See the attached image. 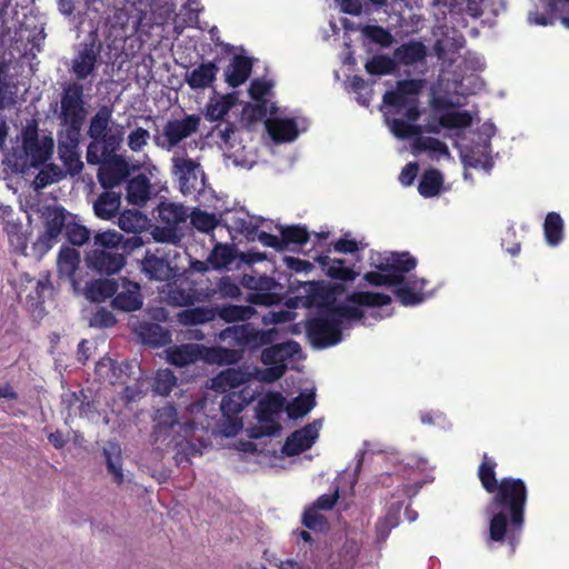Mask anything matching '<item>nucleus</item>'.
<instances>
[{"mask_svg": "<svg viewBox=\"0 0 569 569\" xmlns=\"http://www.w3.org/2000/svg\"><path fill=\"white\" fill-rule=\"evenodd\" d=\"M363 312L356 306L341 303L319 309L316 317L306 322V333L317 349H325L342 340V322L345 319L360 320Z\"/></svg>", "mask_w": 569, "mask_h": 569, "instance_id": "3", "label": "nucleus"}, {"mask_svg": "<svg viewBox=\"0 0 569 569\" xmlns=\"http://www.w3.org/2000/svg\"><path fill=\"white\" fill-rule=\"evenodd\" d=\"M251 373L241 368H228L219 372L212 379V389L219 392H228L230 389L238 388L247 383Z\"/></svg>", "mask_w": 569, "mask_h": 569, "instance_id": "23", "label": "nucleus"}, {"mask_svg": "<svg viewBox=\"0 0 569 569\" xmlns=\"http://www.w3.org/2000/svg\"><path fill=\"white\" fill-rule=\"evenodd\" d=\"M138 333L142 342L151 347H163L171 342L170 331L159 323L142 322Z\"/></svg>", "mask_w": 569, "mask_h": 569, "instance_id": "31", "label": "nucleus"}, {"mask_svg": "<svg viewBox=\"0 0 569 569\" xmlns=\"http://www.w3.org/2000/svg\"><path fill=\"white\" fill-rule=\"evenodd\" d=\"M473 121L472 114L467 111H448L440 116V126L445 129H467Z\"/></svg>", "mask_w": 569, "mask_h": 569, "instance_id": "48", "label": "nucleus"}, {"mask_svg": "<svg viewBox=\"0 0 569 569\" xmlns=\"http://www.w3.org/2000/svg\"><path fill=\"white\" fill-rule=\"evenodd\" d=\"M168 359L170 363L178 367H184L189 363H192L197 360L196 347L192 345H182L180 347H176L169 352Z\"/></svg>", "mask_w": 569, "mask_h": 569, "instance_id": "53", "label": "nucleus"}, {"mask_svg": "<svg viewBox=\"0 0 569 569\" xmlns=\"http://www.w3.org/2000/svg\"><path fill=\"white\" fill-rule=\"evenodd\" d=\"M392 133L399 139H408L418 137L421 132V127L413 124L403 119H393L390 123Z\"/></svg>", "mask_w": 569, "mask_h": 569, "instance_id": "61", "label": "nucleus"}, {"mask_svg": "<svg viewBox=\"0 0 569 569\" xmlns=\"http://www.w3.org/2000/svg\"><path fill=\"white\" fill-rule=\"evenodd\" d=\"M218 72L214 62H203L186 74V82L193 90L206 89L216 81Z\"/></svg>", "mask_w": 569, "mask_h": 569, "instance_id": "24", "label": "nucleus"}, {"mask_svg": "<svg viewBox=\"0 0 569 569\" xmlns=\"http://www.w3.org/2000/svg\"><path fill=\"white\" fill-rule=\"evenodd\" d=\"M179 257L180 253L177 249L167 246L147 249L141 259V272L150 281H170L178 276L179 268L176 259Z\"/></svg>", "mask_w": 569, "mask_h": 569, "instance_id": "7", "label": "nucleus"}, {"mask_svg": "<svg viewBox=\"0 0 569 569\" xmlns=\"http://www.w3.org/2000/svg\"><path fill=\"white\" fill-rule=\"evenodd\" d=\"M491 495L487 506V513L491 515L487 545L507 543L515 551L525 527L528 487L520 478L503 477Z\"/></svg>", "mask_w": 569, "mask_h": 569, "instance_id": "1", "label": "nucleus"}, {"mask_svg": "<svg viewBox=\"0 0 569 569\" xmlns=\"http://www.w3.org/2000/svg\"><path fill=\"white\" fill-rule=\"evenodd\" d=\"M443 186V176L438 169H427L423 171L418 191L423 198H432L437 196Z\"/></svg>", "mask_w": 569, "mask_h": 569, "instance_id": "37", "label": "nucleus"}, {"mask_svg": "<svg viewBox=\"0 0 569 569\" xmlns=\"http://www.w3.org/2000/svg\"><path fill=\"white\" fill-rule=\"evenodd\" d=\"M264 124L269 136L277 143L291 142L299 134L297 122L292 118H270Z\"/></svg>", "mask_w": 569, "mask_h": 569, "instance_id": "21", "label": "nucleus"}, {"mask_svg": "<svg viewBox=\"0 0 569 569\" xmlns=\"http://www.w3.org/2000/svg\"><path fill=\"white\" fill-rule=\"evenodd\" d=\"M111 303L114 309L123 312L140 310L143 305L140 284L127 278H122L119 283V290L114 295Z\"/></svg>", "mask_w": 569, "mask_h": 569, "instance_id": "16", "label": "nucleus"}, {"mask_svg": "<svg viewBox=\"0 0 569 569\" xmlns=\"http://www.w3.org/2000/svg\"><path fill=\"white\" fill-rule=\"evenodd\" d=\"M101 43L94 40L83 42L71 60L69 71L74 76V81H82L94 73L99 64Z\"/></svg>", "mask_w": 569, "mask_h": 569, "instance_id": "15", "label": "nucleus"}, {"mask_svg": "<svg viewBox=\"0 0 569 569\" xmlns=\"http://www.w3.org/2000/svg\"><path fill=\"white\" fill-rule=\"evenodd\" d=\"M257 313L252 306H238L224 303L216 307V315L221 320L231 323L238 321H247Z\"/></svg>", "mask_w": 569, "mask_h": 569, "instance_id": "35", "label": "nucleus"}, {"mask_svg": "<svg viewBox=\"0 0 569 569\" xmlns=\"http://www.w3.org/2000/svg\"><path fill=\"white\" fill-rule=\"evenodd\" d=\"M66 237L73 246H82L90 238V231L82 224L78 223L72 216L66 228Z\"/></svg>", "mask_w": 569, "mask_h": 569, "instance_id": "57", "label": "nucleus"}, {"mask_svg": "<svg viewBox=\"0 0 569 569\" xmlns=\"http://www.w3.org/2000/svg\"><path fill=\"white\" fill-rule=\"evenodd\" d=\"M252 71V59L246 56H234L224 71L226 82L231 88L243 84Z\"/></svg>", "mask_w": 569, "mask_h": 569, "instance_id": "22", "label": "nucleus"}, {"mask_svg": "<svg viewBox=\"0 0 569 569\" xmlns=\"http://www.w3.org/2000/svg\"><path fill=\"white\" fill-rule=\"evenodd\" d=\"M315 406L313 393H300L286 406V412L290 419H299L309 413Z\"/></svg>", "mask_w": 569, "mask_h": 569, "instance_id": "42", "label": "nucleus"}, {"mask_svg": "<svg viewBox=\"0 0 569 569\" xmlns=\"http://www.w3.org/2000/svg\"><path fill=\"white\" fill-rule=\"evenodd\" d=\"M80 263V253L74 248L62 246L60 248L57 267L60 278L71 279Z\"/></svg>", "mask_w": 569, "mask_h": 569, "instance_id": "34", "label": "nucleus"}, {"mask_svg": "<svg viewBox=\"0 0 569 569\" xmlns=\"http://www.w3.org/2000/svg\"><path fill=\"white\" fill-rule=\"evenodd\" d=\"M66 177V172L57 164H46L34 178V188L37 190L44 189L46 187L59 182Z\"/></svg>", "mask_w": 569, "mask_h": 569, "instance_id": "49", "label": "nucleus"}, {"mask_svg": "<svg viewBox=\"0 0 569 569\" xmlns=\"http://www.w3.org/2000/svg\"><path fill=\"white\" fill-rule=\"evenodd\" d=\"M177 383V377L170 369H160L157 371L152 389L160 396H168Z\"/></svg>", "mask_w": 569, "mask_h": 569, "instance_id": "52", "label": "nucleus"}, {"mask_svg": "<svg viewBox=\"0 0 569 569\" xmlns=\"http://www.w3.org/2000/svg\"><path fill=\"white\" fill-rule=\"evenodd\" d=\"M17 87L7 80L2 67H0V110L9 108L16 103Z\"/></svg>", "mask_w": 569, "mask_h": 569, "instance_id": "59", "label": "nucleus"}, {"mask_svg": "<svg viewBox=\"0 0 569 569\" xmlns=\"http://www.w3.org/2000/svg\"><path fill=\"white\" fill-rule=\"evenodd\" d=\"M490 153V141L485 140L482 143H476L468 148L463 154V161L467 166L475 169L482 168L485 170H490L493 166Z\"/></svg>", "mask_w": 569, "mask_h": 569, "instance_id": "28", "label": "nucleus"}, {"mask_svg": "<svg viewBox=\"0 0 569 569\" xmlns=\"http://www.w3.org/2000/svg\"><path fill=\"white\" fill-rule=\"evenodd\" d=\"M565 223L558 212H548L543 222V234L547 243L551 247L558 246L563 239Z\"/></svg>", "mask_w": 569, "mask_h": 569, "instance_id": "38", "label": "nucleus"}, {"mask_svg": "<svg viewBox=\"0 0 569 569\" xmlns=\"http://www.w3.org/2000/svg\"><path fill=\"white\" fill-rule=\"evenodd\" d=\"M318 438V428L315 423L295 430L287 439L282 447V452L288 457L298 456L310 449Z\"/></svg>", "mask_w": 569, "mask_h": 569, "instance_id": "20", "label": "nucleus"}, {"mask_svg": "<svg viewBox=\"0 0 569 569\" xmlns=\"http://www.w3.org/2000/svg\"><path fill=\"white\" fill-rule=\"evenodd\" d=\"M422 89V80L420 79H405L396 83L395 90H388L382 97L385 104L401 109L407 107L411 101L409 97H416Z\"/></svg>", "mask_w": 569, "mask_h": 569, "instance_id": "18", "label": "nucleus"}, {"mask_svg": "<svg viewBox=\"0 0 569 569\" xmlns=\"http://www.w3.org/2000/svg\"><path fill=\"white\" fill-rule=\"evenodd\" d=\"M221 402L220 410L224 419L222 423V432L227 436H236L243 427L242 420L239 413L249 403V398L243 391H230L224 392Z\"/></svg>", "mask_w": 569, "mask_h": 569, "instance_id": "12", "label": "nucleus"}, {"mask_svg": "<svg viewBox=\"0 0 569 569\" xmlns=\"http://www.w3.org/2000/svg\"><path fill=\"white\" fill-rule=\"evenodd\" d=\"M286 410V398L279 391H270L264 395L257 405V419L260 426L253 429V438L274 436L281 430L276 419L282 410Z\"/></svg>", "mask_w": 569, "mask_h": 569, "instance_id": "9", "label": "nucleus"}, {"mask_svg": "<svg viewBox=\"0 0 569 569\" xmlns=\"http://www.w3.org/2000/svg\"><path fill=\"white\" fill-rule=\"evenodd\" d=\"M327 274L336 280L353 281L358 272H356L353 268L347 267L345 260L333 259L331 264L327 268Z\"/></svg>", "mask_w": 569, "mask_h": 569, "instance_id": "58", "label": "nucleus"}, {"mask_svg": "<svg viewBox=\"0 0 569 569\" xmlns=\"http://www.w3.org/2000/svg\"><path fill=\"white\" fill-rule=\"evenodd\" d=\"M280 234L282 239L283 251L287 250L290 244L303 246L309 241L310 238L307 227L301 224L281 227Z\"/></svg>", "mask_w": 569, "mask_h": 569, "instance_id": "43", "label": "nucleus"}, {"mask_svg": "<svg viewBox=\"0 0 569 569\" xmlns=\"http://www.w3.org/2000/svg\"><path fill=\"white\" fill-rule=\"evenodd\" d=\"M123 237L117 231H104L94 236L96 249L119 251Z\"/></svg>", "mask_w": 569, "mask_h": 569, "instance_id": "56", "label": "nucleus"}, {"mask_svg": "<svg viewBox=\"0 0 569 569\" xmlns=\"http://www.w3.org/2000/svg\"><path fill=\"white\" fill-rule=\"evenodd\" d=\"M308 299L311 305H316L319 309H326L336 305L333 292L321 282H309Z\"/></svg>", "mask_w": 569, "mask_h": 569, "instance_id": "40", "label": "nucleus"}, {"mask_svg": "<svg viewBox=\"0 0 569 569\" xmlns=\"http://www.w3.org/2000/svg\"><path fill=\"white\" fill-rule=\"evenodd\" d=\"M412 152L418 154L420 152H429L431 156L436 154L438 157L449 156L448 146L432 137L418 136L415 138L412 142Z\"/></svg>", "mask_w": 569, "mask_h": 569, "instance_id": "39", "label": "nucleus"}, {"mask_svg": "<svg viewBox=\"0 0 569 569\" xmlns=\"http://www.w3.org/2000/svg\"><path fill=\"white\" fill-rule=\"evenodd\" d=\"M151 183L144 173H139L127 182V200L134 206H143L150 198Z\"/></svg>", "mask_w": 569, "mask_h": 569, "instance_id": "29", "label": "nucleus"}, {"mask_svg": "<svg viewBox=\"0 0 569 569\" xmlns=\"http://www.w3.org/2000/svg\"><path fill=\"white\" fill-rule=\"evenodd\" d=\"M365 69L369 74L383 76L391 74L397 70V62L387 54H376L365 64Z\"/></svg>", "mask_w": 569, "mask_h": 569, "instance_id": "46", "label": "nucleus"}, {"mask_svg": "<svg viewBox=\"0 0 569 569\" xmlns=\"http://www.w3.org/2000/svg\"><path fill=\"white\" fill-rule=\"evenodd\" d=\"M190 220L193 228L203 233L213 231L219 224V219L214 213L198 208L190 213Z\"/></svg>", "mask_w": 569, "mask_h": 569, "instance_id": "51", "label": "nucleus"}, {"mask_svg": "<svg viewBox=\"0 0 569 569\" xmlns=\"http://www.w3.org/2000/svg\"><path fill=\"white\" fill-rule=\"evenodd\" d=\"M152 236L156 241L161 243L177 244L181 240V234L178 232V228L160 224L156 226Z\"/></svg>", "mask_w": 569, "mask_h": 569, "instance_id": "62", "label": "nucleus"}, {"mask_svg": "<svg viewBox=\"0 0 569 569\" xmlns=\"http://www.w3.org/2000/svg\"><path fill=\"white\" fill-rule=\"evenodd\" d=\"M121 204L119 192L108 189L102 192L93 203L94 214L103 220H110L118 216Z\"/></svg>", "mask_w": 569, "mask_h": 569, "instance_id": "27", "label": "nucleus"}, {"mask_svg": "<svg viewBox=\"0 0 569 569\" xmlns=\"http://www.w3.org/2000/svg\"><path fill=\"white\" fill-rule=\"evenodd\" d=\"M119 290V283L113 279H97L87 283L86 297L93 302H102L114 297Z\"/></svg>", "mask_w": 569, "mask_h": 569, "instance_id": "32", "label": "nucleus"}, {"mask_svg": "<svg viewBox=\"0 0 569 569\" xmlns=\"http://www.w3.org/2000/svg\"><path fill=\"white\" fill-rule=\"evenodd\" d=\"M99 164L97 178L106 190L120 186L130 174L129 163L117 152L103 157Z\"/></svg>", "mask_w": 569, "mask_h": 569, "instance_id": "14", "label": "nucleus"}, {"mask_svg": "<svg viewBox=\"0 0 569 569\" xmlns=\"http://www.w3.org/2000/svg\"><path fill=\"white\" fill-rule=\"evenodd\" d=\"M54 141L49 136H39L37 120L32 119L21 129V147L13 149L14 166L23 172L43 166L52 156Z\"/></svg>", "mask_w": 569, "mask_h": 569, "instance_id": "5", "label": "nucleus"}, {"mask_svg": "<svg viewBox=\"0 0 569 569\" xmlns=\"http://www.w3.org/2000/svg\"><path fill=\"white\" fill-rule=\"evenodd\" d=\"M144 217L138 210H126L118 218V226L126 232H137L143 227Z\"/></svg>", "mask_w": 569, "mask_h": 569, "instance_id": "54", "label": "nucleus"}, {"mask_svg": "<svg viewBox=\"0 0 569 569\" xmlns=\"http://www.w3.org/2000/svg\"><path fill=\"white\" fill-rule=\"evenodd\" d=\"M156 431L161 432L162 430H167L172 428L178 423V412L177 409L171 406H164L157 410L156 412Z\"/></svg>", "mask_w": 569, "mask_h": 569, "instance_id": "55", "label": "nucleus"}, {"mask_svg": "<svg viewBox=\"0 0 569 569\" xmlns=\"http://www.w3.org/2000/svg\"><path fill=\"white\" fill-rule=\"evenodd\" d=\"M236 259V250L232 246L217 243L208 257V262L216 270L229 267Z\"/></svg>", "mask_w": 569, "mask_h": 569, "instance_id": "44", "label": "nucleus"}, {"mask_svg": "<svg viewBox=\"0 0 569 569\" xmlns=\"http://www.w3.org/2000/svg\"><path fill=\"white\" fill-rule=\"evenodd\" d=\"M417 263L408 251L378 254L371 263L376 270L365 273L363 279L371 286L395 287L393 293L401 305L417 306L426 298L423 289L428 282L425 278L406 276Z\"/></svg>", "mask_w": 569, "mask_h": 569, "instance_id": "2", "label": "nucleus"}, {"mask_svg": "<svg viewBox=\"0 0 569 569\" xmlns=\"http://www.w3.org/2000/svg\"><path fill=\"white\" fill-rule=\"evenodd\" d=\"M103 456L106 458L108 472L113 476V480L117 485H121L124 476L122 472L120 448L117 445L111 443L109 448L103 449Z\"/></svg>", "mask_w": 569, "mask_h": 569, "instance_id": "45", "label": "nucleus"}, {"mask_svg": "<svg viewBox=\"0 0 569 569\" xmlns=\"http://www.w3.org/2000/svg\"><path fill=\"white\" fill-rule=\"evenodd\" d=\"M362 32L372 42L383 48L390 47L393 42L391 32L381 26H366Z\"/></svg>", "mask_w": 569, "mask_h": 569, "instance_id": "60", "label": "nucleus"}, {"mask_svg": "<svg viewBox=\"0 0 569 569\" xmlns=\"http://www.w3.org/2000/svg\"><path fill=\"white\" fill-rule=\"evenodd\" d=\"M150 139V132L141 127H137L128 136V147L133 152L141 151Z\"/></svg>", "mask_w": 569, "mask_h": 569, "instance_id": "64", "label": "nucleus"}, {"mask_svg": "<svg viewBox=\"0 0 569 569\" xmlns=\"http://www.w3.org/2000/svg\"><path fill=\"white\" fill-rule=\"evenodd\" d=\"M234 98L232 94L222 96L220 99H211L206 107L204 117L209 121L221 120L232 108Z\"/></svg>", "mask_w": 569, "mask_h": 569, "instance_id": "47", "label": "nucleus"}, {"mask_svg": "<svg viewBox=\"0 0 569 569\" xmlns=\"http://www.w3.org/2000/svg\"><path fill=\"white\" fill-rule=\"evenodd\" d=\"M300 350L296 341L269 345L261 351V361L264 365H286V360Z\"/></svg>", "mask_w": 569, "mask_h": 569, "instance_id": "25", "label": "nucleus"}, {"mask_svg": "<svg viewBox=\"0 0 569 569\" xmlns=\"http://www.w3.org/2000/svg\"><path fill=\"white\" fill-rule=\"evenodd\" d=\"M43 218L46 230L33 244L34 249L42 253L48 252L52 248L54 240L62 230L66 231L67 224L70 219H72V214L62 206H56L48 208L43 213Z\"/></svg>", "mask_w": 569, "mask_h": 569, "instance_id": "11", "label": "nucleus"}, {"mask_svg": "<svg viewBox=\"0 0 569 569\" xmlns=\"http://www.w3.org/2000/svg\"><path fill=\"white\" fill-rule=\"evenodd\" d=\"M396 62L403 66H413L423 61L427 57V47L421 41H409L402 43L393 51Z\"/></svg>", "mask_w": 569, "mask_h": 569, "instance_id": "30", "label": "nucleus"}, {"mask_svg": "<svg viewBox=\"0 0 569 569\" xmlns=\"http://www.w3.org/2000/svg\"><path fill=\"white\" fill-rule=\"evenodd\" d=\"M216 316V308L197 307L183 310L180 319L184 325H202L212 321Z\"/></svg>", "mask_w": 569, "mask_h": 569, "instance_id": "50", "label": "nucleus"}, {"mask_svg": "<svg viewBox=\"0 0 569 569\" xmlns=\"http://www.w3.org/2000/svg\"><path fill=\"white\" fill-rule=\"evenodd\" d=\"M248 301L257 306L270 307L281 301V296L274 290L254 291L249 293Z\"/></svg>", "mask_w": 569, "mask_h": 569, "instance_id": "63", "label": "nucleus"}, {"mask_svg": "<svg viewBox=\"0 0 569 569\" xmlns=\"http://www.w3.org/2000/svg\"><path fill=\"white\" fill-rule=\"evenodd\" d=\"M156 211L157 214L153 213V217L160 224H168L174 228H178L189 217L187 208L174 202L162 201Z\"/></svg>", "mask_w": 569, "mask_h": 569, "instance_id": "26", "label": "nucleus"}, {"mask_svg": "<svg viewBox=\"0 0 569 569\" xmlns=\"http://www.w3.org/2000/svg\"><path fill=\"white\" fill-rule=\"evenodd\" d=\"M277 335L276 329H256L251 323H243L227 327L219 337L232 341L237 347L254 351L273 343Z\"/></svg>", "mask_w": 569, "mask_h": 569, "instance_id": "8", "label": "nucleus"}, {"mask_svg": "<svg viewBox=\"0 0 569 569\" xmlns=\"http://www.w3.org/2000/svg\"><path fill=\"white\" fill-rule=\"evenodd\" d=\"M64 136L67 141L59 140V157L67 169L66 174L69 173L71 177H74L83 169V162L78 152L80 131H76L74 134H71L70 131H66Z\"/></svg>", "mask_w": 569, "mask_h": 569, "instance_id": "17", "label": "nucleus"}, {"mask_svg": "<svg viewBox=\"0 0 569 569\" xmlns=\"http://www.w3.org/2000/svg\"><path fill=\"white\" fill-rule=\"evenodd\" d=\"M200 120L198 114H188L182 119L169 120L163 127V141H160V137H156V143L167 150L173 149L182 140L198 131Z\"/></svg>", "mask_w": 569, "mask_h": 569, "instance_id": "13", "label": "nucleus"}, {"mask_svg": "<svg viewBox=\"0 0 569 569\" xmlns=\"http://www.w3.org/2000/svg\"><path fill=\"white\" fill-rule=\"evenodd\" d=\"M84 101V87L79 81H69L62 86L60 96V113L61 123L66 127V131L74 134L81 131L84 123L87 110Z\"/></svg>", "mask_w": 569, "mask_h": 569, "instance_id": "6", "label": "nucleus"}, {"mask_svg": "<svg viewBox=\"0 0 569 569\" xmlns=\"http://www.w3.org/2000/svg\"><path fill=\"white\" fill-rule=\"evenodd\" d=\"M172 174L177 178L180 191L184 196L199 192L204 186V173L200 163L191 158L173 157Z\"/></svg>", "mask_w": 569, "mask_h": 569, "instance_id": "10", "label": "nucleus"}, {"mask_svg": "<svg viewBox=\"0 0 569 569\" xmlns=\"http://www.w3.org/2000/svg\"><path fill=\"white\" fill-rule=\"evenodd\" d=\"M88 264L99 273L113 274L120 271L126 258L119 251L93 249L87 256Z\"/></svg>", "mask_w": 569, "mask_h": 569, "instance_id": "19", "label": "nucleus"}, {"mask_svg": "<svg viewBox=\"0 0 569 569\" xmlns=\"http://www.w3.org/2000/svg\"><path fill=\"white\" fill-rule=\"evenodd\" d=\"M112 119V108L102 106L91 118L88 136L91 142L87 147L86 159L89 164H98L101 159L111 152H117L123 141V128L117 126L109 128Z\"/></svg>", "mask_w": 569, "mask_h": 569, "instance_id": "4", "label": "nucleus"}, {"mask_svg": "<svg viewBox=\"0 0 569 569\" xmlns=\"http://www.w3.org/2000/svg\"><path fill=\"white\" fill-rule=\"evenodd\" d=\"M497 462L487 453L483 455L481 463L478 467V478L482 488L488 493H493L499 487L500 480L497 479L496 473Z\"/></svg>", "mask_w": 569, "mask_h": 569, "instance_id": "36", "label": "nucleus"}, {"mask_svg": "<svg viewBox=\"0 0 569 569\" xmlns=\"http://www.w3.org/2000/svg\"><path fill=\"white\" fill-rule=\"evenodd\" d=\"M400 510L401 506L399 503H392L386 510L385 516L377 520L375 526L377 542H386L391 530L399 525Z\"/></svg>", "mask_w": 569, "mask_h": 569, "instance_id": "33", "label": "nucleus"}, {"mask_svg": "<svg viewBox=\"0 0 569 569\" xmlns=\"http://www.w3.org/2000/svg\"><path fill=\"white\" fill-rule=\"evenodd\" d=\"M347 301L362 307H383L391 302V297L381 292L355 291L348 296Z\"/></svg>", "mask_w": 569, "mask_h": 569, "instance_id": "41", "label": "nucleus"}]
</instances>
